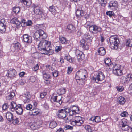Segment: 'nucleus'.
Segmentation results:
<instances>
[{
	"mask_svg": "<svg viewBox=\"0 0 132 132\" xmlns=\"http://www.w3.org/2000/svg\"><path fill=\"white\" fill-rule=\"evenodd\" d=\"M47 36V35L44 31L41 29L37 30L34 35V37L35 40H39V38H41L43 39H45Z\"/></svg>",
	"mask_w": 132,
	"mask_h": 132,
	"instance_id": "nucleus-3",
	"label": "nucleus"
},
{
	"mask_svg": "<svg viewBox=\"0 0 132 132\" xmlns=\"http://www.w3.org/2000/svg\"><path fill=\"white\" fill-rule=\"evenodd\" d=\"M32 112L34 115H37L39 113V110L37 109H33L32 110Z\"/></svg>",
	"mask_w": 132,
	"mask_h": 132,
	"instance_id": "nucleus-45",
	"label": "nucleus"
},
{
	"mask_svg": "<svg viewBox=\"0 0 132 132\" xmlns=\"http://www.w3.org/2000/svg\"><path fill=\"white\" fill-rule=\"evenodd\" d=\"M6 117L7 119L9 121H11L13 119V114L10 112H7L6 114Z\"/></svg>",
	"mask_w": 132,
	"mask_h": 132,
	"instance_id": "nucleus-21",
	"label": "nucleus"
},
{
	"mask_svg": "<svg viewBox=\"0 0 132 132\" xmlns=\"http://www.w3.org/2000/svg\"><path fill=\"white\" fill-rule=\"evenodd\" d=\"M62 48V47L61 46H57L55 47V51L56 52H58L60 51Z\"/></svg>",
	"mask_w": 132,
	"mask_h": 132,
	"instance_id": "nucleus-57",
	"label": "nucleus"
},
{
	"mask_svg": "<svg viewBox=\"0 0 132 132\" xmlns=\"http://www.w3.org/2000/svg\"><path fill=\"white\" fill-rule=\"evenodd\" d=\"M84 128L88 132H92V128L89 125H86Z\"/></svg>",
	"mask_w": 132,
	"mask_h": 132,
	"instance_id": "nucleus-38",
	"label": "nucleus"
},
{
	"mask_svg": "<svg viewBox=\"0 0 132 132\" xmlns=\"http://www.w3.org/2000/svg\"><path fill=\"white\" fill-rule=\"evenodd\" d=\"M67 27L68 30H71L70 31L71 32L75 29V27L72 24H69L67 26Z\"/></svg>",
	"mask_w": 132,
	"mask_h": 132,
	"instance_id": "nucleus-40",
	"label": "nucleus"
},
{
	"mask_svg": "<svg viewBox=\"0 0 132 132\" xmlns=\"http://www.w3.org/2000/svg\"><path fill=\"white\" fill-rule=\"evenodd\" d=\"M113 72L114 74L117 76H121L122 74V70L121 69L113 70Z\"/></svg>",
	"mask_w": 132,
	"mask_h": 132,
	"instance_id": "nucleus-25",
	"label": "nucleus"
},
{
	"mask_svg": "<svg viewBox=\"0 0 132 132\" xmlns=\"http://www.w3.org/2000/svg\"><path fill=\"white\" fill-rule=\"evenodd\" d=\"M30 81L32 82H34L36 80V78L34 76H31L30 77Z\"/></svg>",
	"mask_w": 132,
	"mask_h": 132,
	"instance_id": "nucleus-58",
	"label": "nucleus"
},
{
	"mask_svg": "<svg viewBox=\"0 0 132 132\" xmlns=\"http://www.w3.org/2000/svg\"><path fill=\"white\" fill-rule=\"evenodd\" d=\"M118 103L119 104L123 105L125 103L126 100L124 97L120 96L118 98Z\"/></svg>",
	"mask_w": 132,
	"mask_h": 132,
	"instance_id": "nucleus-27",
	"label": "nucleus"
},
{
	"mask_svg": "<svg viewBox=\"0 0 132 132\" xmlns=\"http://www.w3.org/2000/svg\"><path fill=\"white\" fill-rule=\"evenodd\" d=\"M98 54L101 56H103L106 53V51L104 48L103 47H101L98 50Z\"/></svg>",
	"mask_w": 132,
	"mask_h": 132,
	"instance_id": "nucleus-20",
	"label": "nucleus"
},
{
	"mask_svg": "<svg viewBox=\"0 0 132 132\" xmlns=\"http://www.w3.org/2000/svg\"><path fill=\"white\" fill-rule=\"evenodd\" d=\"M51 42H40L38 45L39 50L44 52L43 54L48 55H52L54 51L51 49Z\"/></svg>",
	"mask_w": 132,
	"mask_h": 132,
	"instance_id": "nucleus-1",
	"label": "nucleus"
},
{
	"mask_svg": "<svg viewBox=\"0 0 132 132\" xmlns=\"http://www.w3.org/2000/svg\"><path fill=\"white\" fill-rule=\"evenodd\" d=\"M76 14L77 16L79 17L83 16L84 15V11L82 10L77 9L76 12Z\"/></svg>",
	"mask_w": 132,
	"mask_h": 132,
	"instance_id": "nucleus-24",
	"label": "nucleus"
},
{
	"mask_svg": "<svg viewBox=\"0 0 132 132\" xmlns=\"http://www.w3.org/2000/svg\"><path fill=\"white\" fill-rule=\"evenodd\" d=\"M12 121H13V124L14 125L17 124L19 122V119L15 117L13 118V119Z\"/></svg>",
	"mask_w": 132,
	"mask_h": 132,
	"instance_id": "nucleus-41",
	"label": "nucleus"
},
{
	"mask_svg": "<svg viewBox=\"0 0 132 132\" xmlns=\"http://www.w3.org/2000/svg\"><path fill=\"white\" fill-rule=\"evenodd\" d=\"M15 95V93L14 92H11L6 97V99L7 100L12 99Z\"/></svg>",
	"mask_w": 132,
	"mask_h": 132,
	"instance_id": "nucleus-29",
	"label": "nucleus"
},
{
	"mask_svg": "<svg viewBox=\"0 0 132 132\" xmlns=\"http://www.w3.org/2000/svg\"><path fill=\"white\" fill-rule=\"evenodd\" d=\"M69 109L66 108L65 109H61L58 110L57 114L58 117L61 118L66 117L67 114L69 113Z\"/></svg>",
	"mask_w": 132,
	"mask_h": 132,
	"instance_id": "nucleus-5",
	"label": "nucleus"
},
{
	"mask_svg": "<svg viewBox=\"0 0 132 132\" xmlns=\"http://www.w3.org/2000/svg\"><path fill=\"white\" fill-rule=\"evenodd\" d=\"M121 81L123 83H127L132 82V74H129L125 77L122 76L121 78Z\"/></svg>",
	"mask_w": 132,
	"mask_h": 132,
	"instance_id": "nucleus-10",
	"label": "nucleus"
},
{
	"mask_svg": "<svg viewBox=\"0 0 132 132\" xmlns=\"http://www.w3.org/2000/svg\"><path fill=\"white\" fill-rule=\"evenodd\" d=\"M53 76L54 77H56L58 76V72L56 70H54V71L52 72Z\"/></svg>",
	"mask_w": 132,
	"mask_h": 132,
	"instance_id": "nucleus-52",
	"label": "nucleus"
},
{
	"mask_svg": "<svg viewBox=\"0 0 132 132\" xmlns=\"http://www.w3.org/2000/svg\"><path fill=\"white\" fill-rule=\"evenodd\" d=\"M76 53L78 59L82 60L84 58V55L83 54V53L82 51H79V50H76Z\"/></svg>",
	"mask_w": 132,
	"mask_h": 132,
	"instance_id": "nucleus-17",
	"label": "nucleus"
},
{
	"mask_svg": "<svg viewBox=\"0 0 132 132\" xmlns=\"http://www.w3.org/2000/svg\"><path fill=\"white\" fill-rule=\"evenodd\" d=\"M116 88L117 90L119 92H122L123 91L124 89L123 87L122 86H117L116 87Z\"/></svg>",
	"mask_w": 132,
	"mask_h": 132,
	"instance_id": "nucleus-51",
	"label": "nucleus"
},
{
	"mask_svg": "<svg viewBox=\"0 0 132 132\" xmlns=\"http://www.w3.org/2000/svg\"><path fill=\"white\" fill-rule=\"evenodd\" d=\"M23 41H32V37L28 35L25 34L23 36Z\"/></svg>",
	"mask_w": 132,
	"mask_h": 132,
	"instance_id": "nucleus-22",
	"label": "nucleus"
},
{
	"mask_svg": "<svg viewBox=\"0 0 132 132\" xmlns=\"http://www.w3.org/2000/svg\"><path fill=\"white\" fill-rule=\"evenodd\" d=\"M121 66L119 64H116L114 65L113 64H111L110 66V69H113V70H116L120 69Z\"/></svg>",
	"mask_w": 132,
	"mask_h": 132,
	"instance_id": "nucleus-26",
	"label": "nucleus"
},
{
	"mask_svg": "<svg viewBox=\"0 0 132 132\" xmlns=\"http://www.w3.org/2000/svg\"><path fill=\"white\" fill-rule=\"evenodd\" d=\"M57 125L55 121H52L50 122V127L51 128H55Z\"/></svg>",
	"mask_w": 132,
	"mask_h": 132,
	"instance_id": "nucleus-35",
	"label": "nucleus"
},
{
	"mask_svg": "<svg viewBox=\"0 0 132 132\" xmlns=\"http://www.w3.org/2000/svg\"><path fill=\"white\" fill-rule=\"evenodd\" d=\"M126 46L131 47L132 46V42H126Z\"/></svg>",
	"mask_w": 132,
	"mask_h": 132,
	"instance_id": "nucleus-64",
	"label": "nucleus"
},
{
	"mask_svg": "<svg viewBox=\"0 0 132 132\" xmlns=\"http://www.w3.org/2000/svg\"><path fill=\"white\" fill-rule=\"evenodd\" d=\"M6 30V25H2V24H0V32L1 33L4 32Z\"/></svg>",
	"mask_w": 132,
	"mask_h": 132,
	"instance_id": "nucleus-33",
	"label": "nucleus"
},
{
	"mask_svg": "<svg viewBox=\"0 0 132 132\" xmlns=\"http://www.w3.org/2000/svg\"><path fill=\"white\" fill-rule=\"evenodd\" d=\"M33 7L34 11L36 14L41 15L43 14L42 11L39 6L34 5Z\"/></svg>",
	"mask_w": 132,
	"mask_h": 132,
	"instance_id": "nucleus-12",
	"label": "nucleus"
},
{
	"mask_svg": "<svg viewBox=\"0 0 132 132\" xmlns=\"http://www.w3.org/2000/svg\"><path fill=\"white\" fill-rule=\"evenodd\" d=\"M32 105L30 104H28L27 105H26V109L27 110H30L32 109Z\"/></svg>",
	"mask_w": 132,
	"mask_h": 132,
	"instance_id": "nucleus-49",
	"label": "nucleus"
},
{
	"mask_svg": "<svg viewBox=\"0 0 132 132\" xmlns=\"http://www.w3.org/2000/svg\"><path fill=\"white\" fill-rule=\"evenodd\" d=\"M59 40L60 41H67L66 40V38L60 36L59 38Z\"/></svg>",
	"mask_w": 132,
	"mask_h": 132,
	"instance_id": "nucleus-61",
	"label": "nucleus"
},
{
	"mask_svg": "<svg viewBox=\"0 0 132 132\" xmlns=\"http://www.w3.org/2000/svg\"><path fill=\"white\" fill-rule=\"evenodd\" d=\"M95 122H98L100 121V117L99 116H95Z\"/></svg>",
	"mask_w": 132,
	"mask_h": 132,
	"instance_id": "nucleus-55",
	"label": "nucleus"
},
{
	"mask_svg": "<svg viewBox=\"0 0 132 132\" xmlns=\"http://www.w3.org/2000/svg\"><path fill=\"white\" fill-rule=\"evenodd\" d=\"M117 5V3L116 1H111L109 3L108 7L111 8L113 7H116Z\"/></svg>",
	"mask_w": 132,
	"mask_h": 132,
	"instance_id": "nucleus-31",
	"label": "nucleus"
},
{
	"mask_svg": "<svg viewBox=\"0 0 132 132\" xmlns=\"http://www.w3.org/2000/svg\"><path fill=\"white\" fill-rule=\"evenodd\" d=\"M92 38L90 37V35H87V36L85 37V39L84 40V41H89L91 40Z\"/></svg>",
	"mask_w": 132,
	"mask_h": 132,
	"instance_id": "nucleus-63",
	"label": "nucleus"
},
{
	"mask_svg": "<svg viewBox=\"0 0 132 132\" xmlns=\"http://www.w3.org/2000/svg\"><path fill=\"white\" fill-rule=\"evenodd\" d=\"M106 14L109 15L110 17H111L115 15V14L112 11H108L106 12Z\"/></svg>",
	"mask_w": 132,
	"mask_h": 132,
	"instance_id": "nucleus-44",
	"label": "nucleus"
},
{
	"mask_svg": "<svg viewBox=\"0 0 132 132\" xmlns=\"http://www.w3.org/2000/svg\"><path fill=\"white\" fill-rule=\"evenodd\" d=\"M98 2L100 4H101L102 6H105L107 3L106 1L105 0H98Z\"/></svg>",
	"mask_w": 132,
	"mask_h": 132,
	"instance_id": "nucleus-37",
	"label": "nucleus"
},
{
	"mask_svg": "<svg viewBox=\"0 0 132 132\" xmlns=\"http://www.w3.org/2000/svg\"><path fill=\"white\" fill-rule=\"evenodd\" d=\"M16 113L19 115H21L23 114V109L20 104L17 105V107L15 110Z\"/></svg>",
	"mask_w": 132,
	"mask_h": 132,
	"instance_id": "nucleus-18",
	"label": "nucleus"
},
{
	"mask_svg": "<svg viewBox=\"0 0 132 132\" xmlns=\"http://www.w3.org/2000/svg\"><path fill=\"white\" fill-rule=\"evenodd\" d=\"M77 80V82L80 85H83L85 82V79H76Z\"/></svg>",
	"mask_w": 132,
	"mask_h": 132,
	"instance_id": "nucleus-39",
	"label": "nucleus"
},
{
	"mask_svg": "<svg viewBox=\"0 0 132 132\" xmlns=\"http://www.w3.org/2000/svg\"><path fill=\"white\" fill-rule=\"evenodd\" d=\"M88 76L87 71L84 69H80L76 73L75 78L76 79H85Z\"/></svg>",
	"mask_w": 132,
	"mask_h": 132,
	"instance_id": "nucleus-4",
	"label": "nucleus"
},
{
	"mask_svg": "<svg viewBox=\"0 0 132 132\" xmlns=\"http://www.w3.org/2000/svg\"><path fill=\"white\" fill-rule=\"evenodd\" d=\"M117 40L119 41L118 36L117 35H112L110 37L109 39V41H117Z\"/></svg>",
	"mask_w": 132,
	"mask_h": 132,
	"instance_id": "nucleus-30",
	"label": "nucleus"
},
{
	"mask_svg": "<svg viewBox=\"0 0 132 132\" xmlns=\"http://www.w3.org/2000/svg\"><path fill=\"white\" fill-rule=\"evenodd\" d=\"M13 11L15 14H17L20 12V8L18 7H14L13 8Z\"/></svg>",
	"mask_w": 132,
	"mask_h": 132,
	"instance_id": "nucleus-42",
	"label": "nucleus"
},
{
	"mask_svg": "<svg viewBox=\"0 0 132 132\" xmlns=\"http://www.w3.org/2000/svg\"><path fill=\"white\" fill-rule=\"evenodd\" d=\"M12 46L15 49L20 48L21 47V45L18 42L15 43H13Z\"/></svg>",
	"mask_w": 132,
	"mask_h": 132,
	"instance_id": "nucleus-36",
	"label": "nucleus"
},
{
	"mask_svg": "<svg viewBox=\"0 0 132 132\" xmlns=\"http://www.w3.org/2000/svg\"><path fill=\"white\" fill-rule=\"evenodd\" d=\"M105 76L103 73L101 72H98L96 77H93L92 80L96 83H98L99 81H102L105 78Z\"/></svg>",
	"mask_w": 132,
	"mask_h": 132,
	"instance_id": "nucleus-7",
	"label": "nucleus"
},
{
	"mask_svg": "<svg viewBox=\"0 0 132 132\" xmlns=\"http://www.w3.org/2000/svg\"><path fill=\"white\" fill-rule=\"evenodd\" d=\"M64 59L70 62H72V59L70 58V56L68 55L65 56Z\"/></svg>",
	"mask_w": 132,
	"mask_h": 132,
	"instance_id": "nucleus-48",
	"label": "nucleus"
},
{
	"mask_svg": "<svg viewBox=\"0 0 132 132\" xmlns=\"http://www.w3.org/2000/svg\"><path fill=\"white\" fill-rule=\"evenodd\" d=\"M11 23L15 24L17 26L20 24V22L18 20L17 18H12L11 21Z\"/></svg>",
	"mask_w": 132,
	"mask_h": 132,
	"instance_id": "nucleus-28",
	"label": "nucleus"
},
{
	"mask_svg": "<svg viewBox=\"0 0 132 132\" xmlns=\"http://www.w3.org/2000/svg\"><path fill=\"white\" fill-rule=\"evenodd\" d=\"M20 24L23 27H24L26 26V20L24 19L22 20L21 22H20Z\"/></svg>",
	"mask_w": 132,
	"mask_h": 132,
	"instance_id": "nucleus-46",
	"label": "nucleus"
},
{
	"mask_svg": "<svg viewBox=\"0 0 132 132\" xmlns=\"http://www.w3.org/2000/svg\"><path fill=\"white\" fill-rule=\"evenodd\" d=\"M24 97L25 98L23 100V102L25 103L29 102L31 100V96L30 93L27 92L24 94Z\"/></svg>",
	"mask_w": 132,
	"mask_h": 132,
	"instance_id": "nucleus-13",
	"label": "nucleus"
},
{
	"mask_svg": "<svg viewBox=\"0 0 132 132\" xmlns=\"http://www.w3.org/2000/svg\"><path fill=\"white\" fill-rule=\"evenodd\" d=\"M110 47L112 49H117L120 45L119 42H110Z\"/></svg>",
	"mask_w": 132,
	"mask_h": 132,
	"instance_id": "nucleus-15",
	"label": "nucleus"
},
{
	"mask_svg": "<svg viewBox=\"0 0 132 132\" xmlns=\"http://www.w3.org/2000/svg\"><path fill=\"white\" fill-rule=\"evenodd\" d=\"M120 125L122 129L124 131H127L130 128V127L129 126L128 121L126 119H123L122 120Z\"/></svg>",
	"mask_w": 132,
	"mask_h": 132,
	"instance_id": "nucleus-6",
	"label": "nucleus"
},
{
	"mask_svg": "<svg viewBox=\"0 0 132 132\" xmlns=\"http://www.w3.org/2000/svg\"><path fill=\"white\" fill-rule=\"evenodd\" d=\"M49 10L50 12L52 13H55L56 11L55 8L53 6H50Z\"/></svg>",
	"mask_w": 132,
	"mask_h": 132,
	"instance_id": "nucleus-43",
	"label": "nucleus"
},
{
	"mask_svg": "<svg viewBox=\"0 0 132 132\" xmlns=\"http://www.w3.org/2000/svg\"><path fill=\"white\" fill-rule=\"evenodd\" d=\"M46 94L47 93L46 92L42 93H40V97L41 98H43L44 97Z\"/></svg>",
	"mask_w": 132,
	"mask_h": 132,
	"instance_id": "nucleus-53",
	"label": "nucleus"
},
{
	"mask_svg": "<svg viewBox=\"0 0 132 132\" xmlns=\"http://www.w3.org/2000/svg\"><path fill=\"white\" fill-rule=\"evenodd\" d=\"M43 78L44 80L49 79L50 78L51 76L50 74H47L45 71L42 72Z\"/></svg>",
	"mask_w": 132,
	"mask_h": 132,
	"instance_id": "nucleus-23",
	"label": "nucleus"
},
{
	"mask_svg": "<svg viewBox=\"0 0 132 132\" xmlns=\"http://www.w3.org/2000/svg\"><path fill=\"white\" fill-rule=\"evenodd\" d=\"M111 60L110 58L108 57L106 58L105 59L104 62L108 66H109V68L110 69V66L111 64H112L111 63Z\"/></svg>",
	"mask_w": 132,
	"mask_h": 132,
	"instance_id": "nucleus-32",
	"label": "nucleus"
},
{
	"mask_svg": "<svg viewBox=\"0 0 132 132\" xmlns=\"http://www.w3.org/2000/svg\"><path fill=\"white\" fill-rule=\"evenodd\" d=\"M17 106L16 103L12 101L10 104V110L12 112H14L15 111V109L17 107Z\"/></svg>",
	"mask_w": 132,
	"mask_h": 132,
	"instance_id": "nucleus-19",
	"label": "nucleus"
},
{
	"mask_svg": "<svg viewBox=\"0 0 132 132\" xmlns=\"http://www.w3.org/2000/svg\"><path fill=\"white\" fill-rule=\"evenodd\" d=\"M42 124L41 122L38 121L36 122H30L28 126L32 130H34L38 129L40 128Z\"/></svg>",
	"mask_w": 132,
	"mask_h": 132,
	"instance_id": "nucleus-8",
	"label": "nucleus"
},
{
	"mask_svg": "<svg viewBox=\"0 0 132 132\" xmlns=\"http://www.w3.org/2000/svg\"><path fill=\"white\" fill-rule=\"evenodd\" d=\"M60 92V94H63L65 93L66 92L65 89V88H61L59 90Z\"/></svg>",
	"mask_w": 132,
	"mask_h": 132,
	"instance_id": "nucleus-60",
	"label": "nucleus"
},
{
	"mask_svg": "<svg viewBox=\"0 0 132 132\" xmlns=\"http://www.w3.org/2000/svg\"><path fill=\"white\" fill-rule=\"evenodd\" d=\"M90 42H81L80 46L83 48L85 50H88L89 48L90 45Z\"/></svg>",
	"mask_w": 132,
	"mask_h": 132,
	"instance_id": "nucleus-16",
	"label": "nucleus"
},
{
	"mask_svg": "<svg viewBox=\"0 0 132 132\" xmlns=\"http://www.w3.org/2000/svg\"><path fill=\"white\" fill-rule=\"evenodd\" d=\"M22 3L24 4V5L28 6H29L31 4V2L30 0H29V1H27L26 0H22Z\"/></svg>",
	"mask_w": 132,
	"mask_h": 132,
	"instance_id": "nucleus-34",
	"label": "nucleus"
},
{
	"mask_svg": "<svg viewBox=\"0 0 132 132\" xmlns=\"http://www.w3.org/2000/svg\"><path fill=\"white\" fill-rule=\"evenodd\" d=\"M8 76L10 77H13L17 75L16 70L13 69H11L8 70L7 74Z\"/></svg>",
	"mask_w": 132,
	"mask_h": 132,
	"instance_id": "nucleus-14",
	"label": "nucleus"
},
{
	"mask_svg": "<svg viewBox=\"0 0 132 132\" xmlns=\"http://www.w3.org/2000/svg\"><path fill=\"white\" fill-rule=\"evenodd\" d=\"M6 22L5 19H1L0 20V24H2V25H6Z\"/></svg>",
	"mask_w": 132,
	"mask_h": 132,
	"instance_id": "nucleus-54",
	"label": "nucleus"
},
{
	"mask_svg": "<svg viewBox=\"0 0 132 132\" xmlns=\"http://www.w3.org/2000/svg\"><path fill=\"white\" fill-rule=\"evenodd\" d=\"M83 122V118L80 116H75L70 121L72 125L77 126H81Z\"/></svg>",
	"mask_w": 132,
	"mask_h": 132,
	"instance_id": "nucleus-2",
	"label": "nucleus"
},
{
	"mask_svg": "<svg viewBox=\"0 0 132 132\" xmlns=\"http://www.w3.org/2000/svg\"><path fill=\"white\" fill-rule=\"evenodd\" d=\"M46 67L47 68L49 69V70H51V71H53V70H54V68L52 67L51 65H46Z\"/></svg>",
	"mask_w": 132,
	"mask_h": 132,
	"instance_id": "nucleus-62",
	"label": "nucleus"
},
{
	"mask_svg": "<svg viewBox=\"0 0 132 132\" xmlns=\"http://www.w3.org/2000/svg\"><path fill=\"white\" fill-rule=\"evenodd\" d=\"M64 128L65 130L70 129L71 130L73 129V126H71L69 125H66L64 126Z\"/></svg>",
	"mask_w": 132,
	"mask_h": 132,
	"instance_id": "nucleus-47",
	"label": "nucleus"
},
{
	"mask_svg": "<svg viewBox=\"0 0 132 132\" xmlns=\"http://www.w3.org/2000/svg\"><path fill=\"white\" fill-rule=\"evenodd\" d=\"M89 29L90 31L96 34L100 32L101 30V28L100 27L96 25L90 26L89 27Z\"/></svg>",
	"mask_w": 132,
	"mask_h": 132,
	"instance_id": "nucleus-11",
	"label": "nucleus"
},
{
	"mask_svg": "<svg viewBox=\"0 0 132 132\" xmlns=\"http://www.w3.org/2000/svg\"><path fill=\"white\" fill-rule=\"evenodd\" d=\"M69 115L73 116V115L79 113V110L78 106H72L70 107V109H69Z\"/></svg>",
	"mask_w": 132,
	"mask_h": 132,
	"instance_id": "nucleus-9",
	"label": "nucleus"
},
{
	"mask_svg": "<svg viewBox=\"0 0 132 132\" xmlns=\"http://www.w3.org/2000/svg\"><path fill=\"white\" fill-rule=\"evenodd\" d=\"M8 105L7 104L5 103L2 106V108L3 110H6L7 108Z\"/></svg>",
	"mask_w": 132,
	"mask_h": 132,
	"instance_id": "nucleus-59",
	"label": "nucleus"
},
{
	"mask_svg": "<svg viewBox=\"0 0 132 132\" xmlns=\"http://www.w3.org/2000/svg\"><path fill=\"white\" fill-rule=\"evenodd\" d=\"M73 70V68L71 67H68L67 73L69 75L72 72Z\"/></svg>",
	"mask_w": 132,
	"mask_h": 132,
	"instance_id": "nucleus-50",
	"label": "nucleus"
},
{
	"mask_svg": "<svg viewBox=\"0 0 132 132\" xmlns=\"http://www.w3.org/2000/svg\"><path fill=\"white\" fill-rule=\"evenodd\" d=\"M128 115V113L126 111H124L121 113V116L122 117L127 116Z\"/></svg>",
	"mask_w": 132,
	"mask_h": 132,
	"instance_id": "nucleus-56",
	"label": "nucleus"
}]
</instances>
